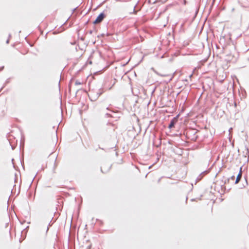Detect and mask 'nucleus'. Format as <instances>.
<instances>
[{"mask_svg": "<svg viewBox=\"0 0 249 249\" xmlns=\"http://www.w3.org/2000/svg\"><path fill=\"white\" fill-rule=\"evenodd\" d=\"M244 42H245V43L246 44V48L243 49V50L247 52L248 50H249V37H247L244 39Z\"/></svg>", "mask_w": 249, "mask_h": 249, "instance_id": "5", "label": "nucleus"}, {"mask_svg": "<svg viewBox=\"0 0 249 249\" xmlns=\"http://www.w3.org/2000/svg\"><path fill=\"white\" fill-rule=\"evenodd\" d=\"M92 32H93V31H92V30H90V31H89V33L90 34H92Z\"/></svg>", "mask_w": 249, "mask_h": 249, "instance_id": "18", "label": "nucleus"}, {"mask_svg": "<svg viewBox=\"0 0 249 249\" xmlns=\"http://www.w3.org/2000/svg\"><path fill=\"white\" fill-rule=\"evenodd\" d=\"M104 90L102 89H100L96 91L92 90L90 91L91 97L94 100H96L103 93Z\"/></svg>", "mask_w": 249, "mask_h": 249, "instance_id": "1", "label": "nucleus"}, {"mask_svg": "<svg viewBox=\"0 0 249 249\" xmlns=\"http://www.w3.org/2000/svg\"><path fill=\"white\" fill-rule=\"evenodd\" d=\"M12 149L13 150L14 149V147L13 146H12Z\"/></svg>", "mask_w": 249, "mask_h": 249, "instance_id": "24", "label": "nucleus"}, {"mask_svg": "<svg viewBox=\"0 0 249 249\" xmlns=\"http://www.w3.org/2000/svg\"><path fill=\"white\" fill-rule=\"evenodd\" d=\"M10 82V78H8L6 81H5V85H6L7 83H9Z\"/></svg>", "mask_w": 249, "mask_h": 249, "instance_id": "14", "label": "nucleus"}, {"mask_svg": "<svg viewBox=\"0 0 249 249\" xmlns=\"http://www.w3.org/2000/svg\"><path fill=\"white\" fill-rule=\"evenodd\" d=\"M114 84H115V82H114V83L112 84V86H111L110 87L108 88V89H110L112 88V87L114 86Z\"/></svg>", "mask_w": 249, "mask_h": 249, "instance_id": "16", "label": "nucleus"}, {"mask_svg": "<svg viewBox=\"0 0 249 249\" xmlns=\"http://www.w3.org/2000/svg\"><path fill=\"white\" fill-rule=\"evenodd\" d=\"M234 178H235V177H234V176H231V178H228L227 179V182H229V181H230V180H231H231H233L234 179Z\"/></svg>", "mask_w": 249, "mask_h": 249, "instance_id": "11", "label": "nucleus"}, {"mask_svg": "<svg viewBox=\"0 0 249 249\" xmlns=\"http://www.w3.org/2000/svg\"><path fill=\"white\" fill-rule=\"evenodd\" d=\"M240 36H241V34H240V36H238V37H240Z\"/></svg>", "mask_w": 249, "mask_h": 249, "instance_id": "25", "label": "nucleus"}, {"mask_svg": "<svg viewBox=\"0 0 249 249\" xmlns=\"http://www.w3.org/2000/svg\"><path fill=\"white\" fill-rule=\"evenodd\" d=\"M6 42L7 44L9 43V38H8V39L6 40Z\"/></svg>", "mask_w": 249, "mask_h": 249, "instance_id": "19", "label": "nucleus"}, {"mask_svg": "<svg viewBox=\"0 0 249 249\" xmlns=\"http://www.w3.org/2000/svg\"><path fill=\"white\" fill-rule=\"evenodd\" d=\"M136 6V4L134 6L133 9V11L132 12H130V14H136L137 13V11L135 10Z\"/></svg>", "mask_w": 249, "mask_h": 249, "instance_id": "9", "label": "nucleus"}, {"mask_svg": "<svg viewBox=\"0 0 249 249\" xmlns=\"http://www.w3.org/2000/svg\"><path fill=\"white\" fill-rule=\"evenodd\" d=\"M208 173H209V171L205 170V171L202 172L201 174H200V175H201V176H202L203 177L205 175L207 174Z\"/></svg>", "mask_w": 249, "mask_h": 249, "instance_id": "10", "label": "nucleus"}, {"mask_svg": "<svg viewBox=\"0 0 249 249\" xmlns=\"http://www.w3.org/2000/svg\"><path fill=\"white\" fill-rule=\"evenodd\" d=\"M106 116L107 117H112V115H111V114H109V113H107L106 114Z\"/></svg>", "mask_w": 249, "mask_h": 249, "instance_id": "13", "label": "nucleus"}, {"mask_svg": "<svg viewBox=\"0 0 249 249\" xmlns=\"http://www.w3.org/2000/svg\"><path fill=\"white\" fill-rule=\"evenodd\" d=\"M3 69H4V66H2L1 68H0V71H1L2 70H3Z\"/></svg>", "mask_w": 249, "mask_h": 249, "instance_id": "17", "label": "nucleus"}, {"mask_svg": "<svg viewBox=\"0 0 249 249\" xmlns=\"http://www.w3.org/2000/svg\"><path fill=\"white\" fill-rule=\"evenodd\" d=\"M202 178H203V176H201V175H199L196 178V183L200 181Z\"/></svg>", "mask_w": 249, "mask_h": 249, "instance_id": "8", "label": "nucleus"}, {"mask_svg": "<svg viewBox=\"0 0 249 249\" xmlns=\"http://www.w3.org/2000/svg\"><path fill=\"white\" fill-rule=\"evenodd\" d=\"M11 34H9V36H8V38L9 39V38H10V37H11Z\"/></svg>", "mask_w": 249, "mask_h": 249, "instance_id": "22", "label": "nucleus"}, {"mask_svg": "<svg viewBox=\"0 0 249 249\" xmlns=\"http://www.w3.org/2000/svg\"><path fill=\"white\" fill-rule=\"evenodd\" d=\"M197 131L195 129H189L187 130L186 134L188 135L189 136L190 135V134H193L194 137L192 138V140H195L196 139L197 136L195 135L196 134Z\"/></svg>", "mask_w": 249, "mask_h": 249, "instance_id": "4", "label": "nucleus"}, {"mask_svg": "<svg viewBox=\"0 0 249 249\" xmlns=\"http://www.w3.org/2000/svg\"><path fill=\"white\" fill-rule=\"evenodd\" d=\"M239 45V43H238H238H236V47H237V46H238Z\"/></svg>", "mask_w": 249, "mask_h": 249, "instance_id": "21", "label": "nucleus"}, {"mask_svg": "<svg viewBox=\"0 0 249 249\" xmlns=\"http://www.w3.org/2000/svg\"><path fill=\"white\" fill-rule=\"evenodd\" d=\"M106 17V16L104 12L101 13L96 18V19L93 22V23L94 24H97L101 23Z\"/></svg>", "mask_w": 249, "mask_h": 249, "instance_id": "2", "label": "nucleus"}, {"mask_svg": "<svg viewBox=\"0 0 249 249\" xmlns=\"http://www.w3.org/2000/svg\"><path fill=\"white\" fill-rule=\"evenodd\" d=\"M242 175V171H241V168H240V170L236 177V180H235V181L234 183L235 184H237L239 182V181L240 180V179L241 178Z\"/></svg>", "mask_w": 249, "mask_h": 249, "instance_id": "6", "label": "nucleus"}, {"mask_svg": "<svg viewBox=\"0 0 249 249\" xmlns=\"http://www.w3.org/2000/svg\"><path fill=\"white\" fill-rule=\"evenodd\" d=\"M178 115L174 117L170 122L168 125V128L171 129L175 126V125L177 124L178 121Z\"/></svg>", "mask_w": 249, "mask_h": 249, "instance_id": "3", "label": "nucleus"}, {"mask_svg": "<svg viewBox=\"0 0 249 249\" xmlns=\"http://www.w3.org/2000/svg\"><path fill=\"white\" fill-rule=\"evenodd\" d=\"M222 40H224V37H223V38H220V42H221Z\"/></svg>", "mask_w": 249, "mask_h": 249, "instance_id": "20", "label": "nucleus"}, {"mask_svg": "<svg viewBox=\"0 0 249 249\" xmlns=\"http://www.w3.org/2000/svg\"><path fill=\"white\" fill-rule=\"evenodd\" d=\"M180 2L184 5H186L187 3L186 0H180Z\"/></svg>", "mask_w": 249, "mask_h": 249, "instance_id": "12", "label": "nucleus"}, {"mask_svg": "<svg viewBox=\"0 0 249 249\" xmlns=\"http://www.w3.org/2000/svg\"><path fill=\"white\" fill-rule=\"evenodd\" d=\"M75 84L76 85H80V84H81V83H80V82H79L78 81H76L75 82Z\"/></svg>", "mask_w": 249, "mask_h": 249, "instance_id": "15", "label": "nucleus"}, {"mask_svg": "<svg viewBox=\"0 0 249 249\" xmlns=\"http://www.w3.org/2000/svg\"><path fill=\"white\" fill-rule=\"evenodd\" d=\"M240 36H241V34H240V36H238V37H240Z\"/></svg>", "mask_w": 249, "mask_h": 249, "instance_id": "26", "label": "nucleus"}, {"mask_svg": "<svg viewBox=\"0 0 249 249\" xmlns=\"http://www.w3.org/2000/svg\"><path fill=\"white\" fill-rule=\"evenodd\" d=\"M103 166H102L101 167V170L102 171V173H107L111 168V165H108V169L105 171H104V169H103Z\"/></svg>", "mask_w": 249, "mask_h": 249, "instance_id": "7", "label": "nucleus"}, {"mask_svg": "<svg viewBox=\"0 0 249 249\" xmlns=\"http://www.w3.org/2000/svg\"><path fill=\"white\" fill-rule=\"evenodd\" d=\"M236 106H237L236 103H234V106L236 107Z\"/></svg>", "mask_w": 249, "mask_h": 249, "instance_id": "23", "label": "nucleus"}]
</instances>
